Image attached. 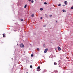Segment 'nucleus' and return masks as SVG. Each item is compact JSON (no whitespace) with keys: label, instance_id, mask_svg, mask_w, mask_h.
I'll return each mask as SVG.
<instances>
[{"label":"nucleus","instance_id":"nucleus-1","mask_svg":"<svg viewBox=\"0 0 73 73\" xmlns=\"http://www.w3.org/2000/svg\"><path fill=\"white\" fill-rule=\"evenodd\" d=\"M20 46L21 48H24V44H23L21 43L20 44Z\"/></svg>","mask_w":73,"mask_h":73},{"label":"nucleus","instance_id":"nucleus-2","mask_svg":"<svg viewBox=\"0 0 73 73\" xmlns=\"http://www.w3.org/2000/svg\"><path fill=\"white\" fill-rule=\"evenodd\" d=\"M48 48H46L45 50L44 51V53H46L47 52V51H48Z\"/></svg>","mask_w":73,"mask_h":73},{"label":"nucleus","instance_id":"nucleus-3","mask_svg":"<svg viewBox=\"0 0 73 73\" xmlns=\"http://www.w3.org/2000/svg\"><path fill=\"white\" fill-rule=\"evenodd\" d=\"M58 50H61V48H60V47L58 46Z\"/></svg>","mask_w":73,"mask_h":73},{"label":"nucleus","instance_id":"nucleus-4","mask_svg":"<svg viewBox=\"0 0 73 73\" xmlns=\"http://www.w3.org/2000/svg\"><path fill=\"white\" fill-rule=\"evenodd\" d=\"M64 3L66 5H67V4H68V2H67V1H65L64 2Z\"/></svg>","mask_w":73,"mask_h":73},{"label":"nucleus","instance_id":"nucleus-5","mask_svg":"<svg viewBox=\"0 0 73 73\" xmlns=\"http://www.w3.org/2000/svg\"><path fill=\"white\" fill-rule=\"evenodd\" d=\"M36 70L38 71H40V70H41V69H37Z\"/></svg>","mask_w":73,"mask_h":73},{"label":"nucleus","instance_id":"nucleus-6","mask_svg":"<svg viewBox=\"0 0 73 73\" xmlns=\"http://www.w3.org/2000/svg\"><path fill=\"white\" fill-rule=\"evenodd\" d=\"M5 34H3V37H5Z\"/></svg>","mask_w":73,"mask_h":73},{"label":"nucleus","instance_id":"nucleus-7","mask_svg":"<svg viewBox=\"0 0 73 73\" xmlns=\"http://www.w3.org/2000/svg\"><path fill=\"white\" fill-rule=\"evenodd\" d=\"M62 12H66V11H65V10L63 9L62 10Z\"/></svg>","mask_w":73,"mask_h":73},{"label":"nucleus","instance_id":"nucleus-8","mask_svg":"<svg viewBox=\"0 0 73 73\" xmlns=\"http://www.w3.org/2000/svg\"><path fill=\"white\" fill-rule=\"evenodd\" d=\"M27 5H25V7H24L25 8H26V7H27Z\"/></svg>","mask_w":73,"mask_h":73},{"label":"nucleus","instance_id":"nucleus-9","mask_svg":"<svg viewBox=\"0 0 73 73\" xmlns=\"http://www.w3.org/2000/svg\"><path fill=\"white\" fill-rule=\"evenodd\" d=\"M38 69H40V66H38L37 68Z\"/></svg>","mask_w":73,"mask_h":73},{"label":"nucleus","instance_id":"nucleus-10","mask_svg":"<svg viewBox=\"0 0 73 73\" xmlns=\"http://www.w3.org/2000/svg\"><path fill=\"white\" fill-rule=\"evenodd\" d=\"M40 11H42L43 10V9L42 8H40Z\"/></svg>","mask_w":73,"mask_h":73},{"label":"nucleus","instance_id":"nucleus-11","mask_svg":"<svg viewBox=\"0 0 73 73\" xmlns=\"http://www.w3.org/2000/svg\"><path fill=\"white\" fill-rule=\"evenodd\" d=\"M54 65H57V63H56V62H54Z\"/></svg>","mask_w":73,"mask_h":73},{"label":"nucleus","instance_id":"nucleus-12","mask_svg":"<svg viewBox=\"0 0 73 73\" xmlns=\"http://www.w3.org/2000/svg\"><path fill=\"white\" fill-rule=\"evenodd\" d=\"M31 16L32 17H34V14H32V15H31Z\"/></svg>","mask_w":73,"mask_h":73},{"label":"nucleus","instance_id":"nucleus-13","mask_svg":"<svg viewBox=\"0 0 73 73\" xmlns=\"http://www.w3.org/2000/svg\"><path fill=\"white\" fill-rule=\"evenodd\" d=\"M30 68H32V65H31L30 66Z\"/></svg>","mask_w":73,"mask_h":73},{"label":"nucleus","instance_id":"nucleus-14","mask_svg":"<svg viewBox=\"0 0 73 73\" xmlns=\"http://www.w3.org/2000/svg\"><path fill=\"white\" fill-rule=\"evenodd\" d=\"M44 4L46 5V4H48L46 2H44Z\"/></svg>","mask_w":73,"mask_h":73},{"label":"nucleus","instance_id":"nucleus-15","mask_svg":"<svg viewBox=\"0 0 73 73\" xmlns=\"http://www.w3.org/2000/svg\"><path fill=\"white\" fill-rule=\"evenodd\" d=\"M21 21H24V20L21 19Z\"/></svg>","mask_w":73,"mask_h":73},{"label":"nucleus","instance_id":"nucleus-16","mask_svg":"<svg viewBox=\"0 0 73 73\" xmlns=\"http://www.w3.org/2000/svg\"><path fill=\"white\" fill-rule=\"evenodd\" d=\"M33 2H34L32 0V1H31V3H33Z\"/></svg>","mask_w":73,"mask_h":73},{"label":"nucleus","instance_id":"nucleus-17","mask_svg":"<svg viewBox=\"0 0 73 73\" xmlns=\"http://www.w3.org/2000/svg\"><path fill=\"white\" fill-rule=\"evenodd\" d=\"M45 16L46 17H48V15H47L45 14Z\"/></svg>","mask_w":73,"mask_h":73},{"label":"nucleus","instance_id":"nucleus-18","mask_svg":"<svg viewBox=\"0 0 73 73\" xmlns=\"http://www.w3.org/2000/svg\"><path fill=\"white\" fill-rule=\"evenodd\" d=\"M33 54H32L31 55V57H33Z\"/></svg>","mask_w":73,"mask_h":73},{"label":"nucleus","instance_id":"nucleus-19","mask_svg":"<svg viewBox=\"0 0 73 73\" xmlns=\"http://www.w3.org/2000/svg\"><path fill=\"white\" fill-rule=\"evenodd\" d=\"M58 6H61V4H59L58 5Z\"/></svg>","mask_w":73,"mask_h":73},{"label":"nucleus","instance_id":"nucleus-20","mask_svg":"<svg viewBox=\"0 0 73 73\" xmlns=\"http://www.w3.org/2000/svg\"><path fill=\"white\" fill-rule=\"evenodd\" d=\"M72 9H73V7H72L71 8Z\"/></svg>","mask_w":73,"mask_h":73},{"label":"nucleus","instance_id":"nucleus-21","mask_svg":"<svg viewBox=\"0 0 73 73\" xmlns=\"http://www.w3.org/2000/svg\"><path fill=\"white\" fill-rule=\"evenodd\" d=\"M37 50H39V48H37Z\"/></svg>","mask_w":73,"mask_h":73},{"label":"nucleus","instance_id":"nucleus-22","mask_svg":"<svg viewBox=\"0 0 73 73\" xmlns=\"http://www.w3.org/2000/svg\"><path fill=\"white\" fill-rule=\"evenodd\" d=\"M42 17H41L40 19H41V20H42Z\"/></svg>","mask_w":73,"mask_h":73},{"label":"nucleus","instance_id":"nucleus-23","mask_svg":"<svg viewBox=\"0 0 73 73\" xmlns=\"http://www.w3.org/2000/svg\"><path fill=\"white\" fill-rule=\"evenodd\" d=\"M43 46H44V47L45 46V44H44L43 45Z\"/></svg>","mask_w":73,"mask_h":73},{"label":"nucleus","instance_id":"nucleus-24","mask_svg":"<svg viewBox=\"0 0 73 73\" xmlns=\"http://www.w3.org/2000/svg\"><path fill=\"white\" fill-rule=\"evenodd\" d=\"M46 25H44V26H43V27H46Z\"/></svg>","mask_w":73,"mask_h":73},{"label":"nucleus","instance_id":"nucleus-25","mask_svg":"<svg viewBox=\"0 0 73 73\" xmlns=\"http://www.w3.org/2000/svg\"><path fill=\"white\" fill-rule=\"evenodd\" d=\"M52 15H50V17H52Z\"/></svg>","mask_w":73,"mask_h":73},{"label":"nucleus","instance_id":"nucleus-26","mask_svg":"<svg viewBox=\"0 0 73 73\" xmlns=\"http://www.w3.org/2000/svg\"><path fill=\"white\" fill-rule=\"evenodd\" d=\"M14 31H15V32H16V31H17L16 30H14Z\"/></svg>","mask_w":73,"mask_h":73},{"label":"nucleus","instance_id":"nucleus-27","mask_svg":"<svg viewBox=\"0 0 73 73\" xmlns=\"http://www.w3.org/2000/svg\"><path fill=\"white\" fill-rule=\"evenodd\" d=\"M29 1H31V0H29Z\"/></svg>","mask_w":73,"mask_h":73},{"label":"nucleus","instance_id":"nucleus-28","mask_svg":"<svg viewBox=\"0 0 73 73\" xmlns=\"http://www.w3.org/2000/svg\"><path fill=\"white\" fill-rule=\"evenodd\" d=\"M56 22H57V21H56Z\"/></svg>","mask_w":73,"mask_h":73}]
</instances>
